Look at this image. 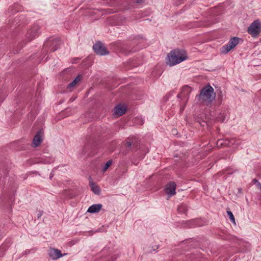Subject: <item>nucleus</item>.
<instances>
[{"instance_id":"1","label":"nucleus","mask_w":261,"mask_h":261,"mask_svg":"<svg viewBox=\"0 0 261 261\" xmlns=\"http://www.w3.org/2000/svg\"><path fill=\"white\" fill-rule=\"evenodd\" d=\"M215 97L216 93L214 92V89L210 84L204 86L200 90L199 94L196 96V98L198 102L207 106L211 105Z\"/></svg>"},{"instance_id":"2","label":"nucleus","mask_w":261,"mask_h":261,"mask_svg":"<svg viewBox=\"0 0 261 261\" xmlns=\"http://www.w3.org/2000/svg\"><path fill=\"white\" fill-rule=\"evenodd\" d=\"M188 58L187 52L185 49L176 48L170 51L168 54L166 63L170 66H172L186 60Z\"/></svg>"},{"instance_id":"3","label":"nucleus","mask_w":261,"mask_h":261,"mask_svg":"<svg viewBox=\"0 0 261 261\" xmlns=\"http://www.w3.org/2000/svg\"><path fill=\"white\" fill-rule=\"evenodd\" d=\"M248 34L253 37H257L261 32V22L259 19L253 21L248 28Z\"/></svg>"},{"instance_id":"4","label":"nucleus","mask_w":261,"mask_h":261,"mask_svg":"<svg viewBox=\"0 0 261 261\" xmlns=\"http://www.w3.org/2000/svg\"><path fill=\"white\" fill-rule=\"evenodd\" d=\"M92 48L96 55L100 56H105L109 54L108 48L100 41H97L93 44Z\"/></svg>"},{"instance_id":"5","label":"nucleus","mask_w":261,"mask_h":261,"mask_svg":"<svg viewBox=\"0 0 261 261\" xmlns=\"http://www.w3.org/2000/svg\"><path fill=\"white\" fill-rule=\"evenodd\" d=\"M40 30V27L37 24H34L31 28L28 31L26 34V39L23 41V45L26 44L27 42L31 41L38 35V31Z\"/></svg>"},{"instance_id":"6","label":"nucleus","mask_w":261,"mask_h":261,"mask_svg":"<svg viewBox=\"0 0 261 261\" xmlns=\"http://www.w3.org/2000/svg\"><path fill=\"white\" fill-rule=\"evenodd\" d=\"M60 44L61 39L60 38H55L51 41L48 40L47 42L43 45V49H45L44 52L46 51L45 47H46L48 44L50 45L49 47L50 51L54 52L60 47Z\"/></svg>"},{"instance_id":"7","label":"nucleus","mask_w":261,"mask_h":261,"mask_svg":"<svg viewBox=\"0 0 261 261\" xmlns=\"http://www.w3.org/2000/svg\"><path fill=\"white\" fill-rule=\"evenodd\" d=\"M176 184L174 181H169L166 186L165 191L169 196H172L176 194Z\"/></svg>"},{"instance_id":"8","label":"nucleus","mask_w":261,"mask_h":261,"mask_svg":"<svg viewBox=\"0 0 261 261\" xmlns=\"http://www.w3.org/2000/svg\"><path fill=\"white\" fill-rule=\"evenodd\" d=\"M124 145L128 148L127 151L136 150L138 148V143L133 138H127L124 142Z\"/></svg>"},{"instance_id":"9","label":"nucleus","mask_w":261,"mask_h":261,"mask_svg":"<svg viewBox=\"0 0 261 261\" xmlns=\"http://www.w3.org/2000/svg\"><path fill=\"white\" fill-rule=\"evenodd\" d=\"M66 254H63L58 249L50 248L49 250L48 255L53 260H56L63 257Z\"/></svg>"},{"instance_id":"10","label":"nucleus","mask_w":261,"mask_h":261,"mask_svg":"<svg viewBox=\"0 0 261 261\" xmlns=\"http://www.w3.org/2000/svg\"><path fill=\"white\" fill-rule=\"evenodd\" d=\"M42 141V139L41 135V130H38L33 138V143L34 147H38Z\"/></svg>"},{"instance_id":"11","label":"nucleus","mask_w":261,"mask_h":261,"mask_svg":"<svg viewBox=\"0 0 261 261\" xmlns=\"http://www.w3.org/2000/svg\"><path fill=\"white\" fill-rule=\"evenodd\" d=\"M102 206L101 204H93L88 208L87 212L92 214L97 213L101 210Z\"/></svg>"},{"instance_id":"12","label":"nucleus","mask_w":261,"mask_h":261,"mask_svg":"<svg viewBox=\"0 0 261 261\" xmlns=\"http://www.w3.org/2000/svg\"><path fill=\"white\" fill-rule=\"evenodd\" d=\"M115 113L119 116L123 115L126 111V108L123 105H118L115 108Z\"/></svg>"},{"instance_id":"13","label":"nucleus","mask_w":261,"mask_h":261,"mask_svg":"<svg viewBox=\"0 0 261 261\" xmlns=\"http://www.w3.org/2000/svg\"><path fill=\"white\" fill-rule=\"evenodd\" d=\"M217 146L219 148L229 147L228 139H219L217 142Z\"/></svg>"},{"instance_id":"14","label":"nucleus","mask_w":261,"mask_h":261,"mask_svg":"<svg viewBox=\"0 0 261 261\" xmlns=\"http://www.w3.org/2000/svg\"><path fill=\"white\" fill-rule=\"evenodd\" d=\"M241 38L237 37H233L231 38L228 44L230 46V48L233 49L239 43V40Z\"/></svg>"},{"instance_id":"15","label":"nucleus","mask_w":261,"mask_h":261,"mask_svg":"<svg viewBox=\"0 0 261 261\" xmlns=\"http://www.w3.org/2000/svg\"><path fill=\"white\" fill-rule=\"evenodd\" d=\"M191 92V88L187 85L184 86L181 90V94L185 97V98H187V99L189 98V96Z\"/></svg>"},{"instance_id":"16","label":"nucleus","mask_w":261,"mask_h":261,"mask_svg":"<svg viewBox=\"0 0 261 261\" xmlns=\"http://www.w3.org/2000/svg\"><path fill=\"white\" fill-rule=\"evenodd\" d=\"M89 185L91 188V190L94 194L99 195L100 193L101 190L99 186L95 185L92 181L90 182Z\"/></svg>"},{"instance_id":"17","label":"nucleus","mask_w":261,"mask_h":261,"mask_svg":"<svg viewBox=\"0 0 261 261\" xmlns=\"http://www.w3.org/2000/svg\"><path fill=\"white\" fill-rule=\"evenodd\" d=\"M82 79L81 75H79L67 86L68 88H71L74 87Z\"/></svg>"},{"instance_id":"18","label":"nucleus","mask_w":261,"mask_h":261,"mask_svg":"<svg viewBox=\"0 0 261 261\" xmlns=\"http://www.w3.org/2000/svg\"><path fill=\"white\" fill-rule=\"evenodd\" d=\"M188 210L187 205L184 203L181 204L177 207V211L179 213L186 214V215H187Z\"/></svg>"},{"instance_id":"19","label":"nucleus","mask_w":261,"mask_h":261,"mask_svg":"<svg viewBox=\"0 0 261 261\" xmlns=\"http://www.w3.org/2000/svg\"><path fill=\"white\" fill-rule=\"evenodd\" d=\"M232 48H230V46L227 44L226 45L222 46L220 49V52L223 54H227Z\"/></svg>"},{"instance_id":"20","label":"nucleus","mask_w":261,"mask_h":261,"mask_svg":"<svg viewBox=\"0 0 261 261\" xmlns=\"http://www.w3.org/2000/svg\"><path fill=\"white\" fill-rule=\"evenodd\" d=\"M113 163V161L112 160H110L108 161H107L104 166L102 167L101 171L104 173L112 165Z\"/></svg>"},{"instance_id":"21","label":"nucleus","mask_w":261,"mask_h":261,"mask_svg":"<svg viewBox=\"0 0 261 261\" xmlns=\"http://www.w3.org/2000/svg\"><path fill=\"white\" fill-rule=\"evenodd\" d=\"M226 213L231 222L236 225L235 218L232 213L230 211H227Z\"/></svg>"},{"instance_id":"22","label":"nucleus","mask_w":261,"mask_h":261,"mask_svg":"<svg viewBox=\"0 0 261 261\" xmlns=\"http://www.w3.org/2000/svg\"><path fill=\"white\" fill-rule=\"evenodd\" d=\"M225 120V116L223 113H220L217 117V120L221 122H223Z\"/></svg>"},{"instance_id":"23","label":"nucleus","mask_w":261,"mask_h":261,"mask_svg":"<svg viewBox=\"0 0 261 261\" xmlns=\"http://www.w3.org/2000/svg\"><path fill=\"white\" fill-rule=\"evenodd\" d=\"M145 2V0H133L132 3L134 4V6L141 5Z\"/></svg>"},{"instance_id":"24","label":"nucleus","mask_w":261,"mask_h":261,"mask_svg":"<svg viewBox=\"0 0 261 261\" xmlns=\"http://www.w3.org/2000/svg\"><path fill=\"white\" fill-rule=\"evenodd\" d=\"M89 145L85 146V147L83 148V152L84 153V154L87 153L88 155H93L92 152H88L87 149H89Z\"/></svg>"},{"instance_id":"25","label":"nucleus","mask_w":261,"mask_h":261,"mask_svg":"<svg viewBox=\"0 0 261 261\" xmlns=\"http://www.w3.org/2000/svg\"><path fill=\"white\" fill-rule=\"evenodd\" d=\"M229 141V147L234 145L237 141V140L236 138H231L230 139H228Z\"/></svg>"},{"instance_id":"26","label":"nucleus","mask_w":261,"mask_h":261,"mask_svg":"<svg viewBox=\"0 0 261 261\" xmlns=\"http://www.w3.org/2000/svg\"><path fill=\"white\" fill-rule=\"evenodd\" d=\"M43 214V211H39L37 213V218L39 219L40 218Z\"/></svg>"},{"instance_id":"27","label":"nucleus","mask_w":261,"mask_h":261,"mask_svg":"<svg viewBox=\"0 0 261 261\" xmlns=\"http://www.w3.org/2000/svg\"><path fill=\"white\" fill-rule=\"evenodd\" d=\"M178 98H185V97L181 94V92L177 95Z\"/></svg>"},{"instance_id":"28","label":"nucleus","mask_w":261,"mask_h":261,"mask_svg":"<svg viewBox=\"0 0 261 261\" xmlns=\"http://www.w3.org/2000/svg\"><path fill=\"white\" fill-rule=\"evenodd\" d=\"M252 182H253L254 184H257V186L258 185V183H260L258 180L256 178H254L253 180H252Z\"/></svg>"},{"instance_id":"29","label":"nucleus","mask_w":261,"mask_h":261,"mask_svg":"<svg viewBox=\"0 0 261 261\" xmlns=\"http://www.w3.org/2000/svg\"><path fill=\"white\" fill-rule=\"evenodd\" d=\"M137 50L136 49H133H133H132L130 50H128V52L129 53H135V52L137 51Z\"/></svg>"},{"instance_id":"30","label":"nucleus","mask_w":261,"mask_h":261,"mask_svg":"<svg viewBox=\"0 0 261 261\" xmlns=\"http://www.w3.org/2000/svg\"><path fill=\"white\" fill-rule=\"evenodd\" d=\"M117 257V256L116 255H114V256H112V257H111L112 260L111 261H115Z\"/></svg>"},{"instance_id":"31","label":"nucleus","mask_w":261,"mask_h":261,"mask_svg":"<svg viewBox=\"0 0 261 261\" xmlns=\"http://www.w3.org/2000/svg\"><path fill=\"white\" fill-rule=\"evenodd\" d=\"M238 192H239V193H242V188L238 189Z\"/></svg>"},{"instance_id":"32","label":"nucleus","mask_w":261,"mask_h":261,"mask_svg":"<svg viewBox=\"0 0 261 261\" xmlns=\"http://www.w3.org/2000/svg\"><path fill=\"white\" fill-rule=\"evenodd\" d=\"M43 163L45 164H50L51 163V162L48 161H44Z\"/></svg>"},{"instance_id":"33","label":"nucleus","mask_w":261,"mask_h":261,"mask_svg":"<svg viewBox=\"0 0 261 261\" xmlns=\"http://www.w3.org/2000/svg\"><path fill=\"white\" fill-rule=\"evenodd\" d=\"M257 187H259L261 190V184L260 183H258Z\"/></svg>"},{"instance_id":"34","label":"nucleus","mask_w":261,"mask_h":261,"mask_svg":"<svg viewBox=\"0 0 261 261\" xmlns=\"http://www.w3.org/2000/svg\"><path fill=\"white\" fill-rule=\"evenodd\" d=\"M138 38H139V39H143V38L140 36H138Z\"/></svg>"},{"instance_id":"35","label":"nucleus","mask_w":261,"mask_h":261,"mask_svg":"<svg viewBox=\"0 0 261 261\" xmlns=\"http://www.w3.org/2000/svg\"><path fill=\"white\" fill-rule=\"evenodd\" d=\"M49 177L51 179L53 177V175H50V177Z\"/></svg>"}]
</instances>
